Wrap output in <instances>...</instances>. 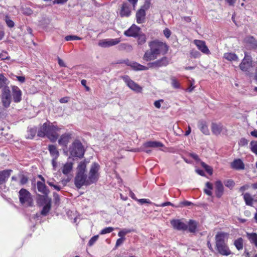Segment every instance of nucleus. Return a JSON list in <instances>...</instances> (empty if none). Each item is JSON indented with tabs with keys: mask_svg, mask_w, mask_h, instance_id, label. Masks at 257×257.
Instances as JSON below:
<instances>
[{
	"mask_svg": "<svg viewBox=\"0 0 257 257\" xmlns=\"http://www.w3.org/2000/svg\"><path fill=\"white\" fill-rule=\"evenodd\" d=\"M120 41V38L102 39L99 40L98 45L102 48H108L118 44Z\"/></svg>",
	"mask_w": 257,
	"mask_h": 257,
	"instance_id": "9d476101",
	"label": "nucleus"
},
{
	"mask_svg": "<svg viewBox=\"0 0 257 257\" xmlns=\"http://www.w3.org/2000/svg\"><path fill=\"white\" fill-rule=\"evenodd\" d=\"M37 185L38 191L45 196H47L49 193V190L48 189L44 183L38 181Z\"/></svg>",
	"mask_w": 257,
	"mask_h": 257,
	"instance_id": "5701e85b",
	"label": "nucleus"
},
{
	"mask_svg": "<svg viewBox=\"0 0 257 257\" xmlns=\"http://www.w3.org/2000/svg\"><path fill=\"white\" fill-rule=\"evenodd\" d=\"M234 245L238 250L243 248V240L241 237H239L235 239L234 241Z\"/></svg>",
	"mask_w": 257,
	"mask_h": 257,
	"instance_id": "c756f323",
	"label": "nucleus"
},
{
	"mask_svg": "<svg viewBox=\"0 0 257 257\" xmlns=\"http://www.w3.org/2000/svg\"><path fill=\"white\" fill-rule=\"evenodd\" d=\"M58 63L60 66H61V67H65L66 66L64 61L62 59H61L60 58H58Z\"/></svg>",
	"mask_w": 257,
	"mask_h": 257,
	"instance_id": "338daca9",
	"label": "nucleus"
},
{
	"mask_svg": "<svg viewBox=\"0 0 257 257\" xmlns=\"http://www.w3.org/2000/svg\"><path fill=\"white\" fill-rule=\"evenodd\" d=\"M207 172H208L210 175H211L212 174V170L211 168L207 165V167H206L204 168Z\"/></svg>",
	"mask_w": 257,
	"mask_h": 257,
	"instance_id": "69168bd1",
	"label": "nucleus"
},
{
	"mask_svg": "<svg viewBox=\"0 0 257 257\" xmlns=\"http://www.w3.org/2000/svg\"><path fill=\"white\" fill-rule=\"evenodd\" d=\"M54 200L56 204H59L60 202V197L56 193H53Z\"/></svg>",
	"mask_w": 257,
	"mask_h": 257,
	"instance_id": "864d4df0",
	"label": "nucleus"
},
{
	"mask_svg": "<svg viewBox=\"0 0 257 257\" xmlns=\"http://www.w3.org/2000/svg\"><path fill=\"white\" fill-rule=\"evenodd\" d=\"M70 153L72 157H82L84 153L83 147L81 143L78 141H75L69 149Z\"/></svg>",
	"mask_w": 257,
	"mask_h": 257,
	"instance_id": "423d86ee",
	"label": "nucleus"
},
{
	"mask_svg": "<svg viewBox=\"0 0 257 257\" xmlns=\"http://www.w3.org/2000/svg\"><path fill=\"white\" fill-rule=\"evenodd\" d=\"M125 64L131 66L133 69L136 71H144L148 70V67L141 65L136 62H131L128 60L125 61Z\"/></svg>",
	"mask_w": 257,
	"mask_h": 257,
	"instance_id": "2eb2a0df",
	"label": "nucleus"
},
{
	"mask_svg": "<svg viewBox=\"0 0 257 257\" xmlns=\"http://www.w3.org/2000/svg\"><path fill=\"white\" fill-rule=\"evenodd\" d=\"M243 198L247 205H251L252 203V198L248 193H245L243 195Z\"/></svg>",
	"mask_w": 257,
	"mask_h": 257,
	"instance_id": "c9c22d12",
	"label": "nucleus"
},
{
	"mask_svg": "<svg viewBox=\"0 0 257 257\" xmlns=\"http://www.w3.org/2000/svg\"><path fill=\"white\" fill-rule=\"evenodd\" d=\"M251 66V60L250 56L245 54V56L239 65L240 69L247 71Z\"/></svg>",
	"mask_w": 257,
	"mask_h": 257,
	"instance_id": "4468645a",
	"label": "nucleus"
},
{
	"mask_svg": "<svg viewBox=\"0 0 257 257\" xmlns=\"http://www.w3.org/2000/svg\"><path fill=\"white\" fill-rule=\"evenodd\" d=\"M248 188V185H244V186H243L242 187H241L239 189V191L241 192H243V191H244L245 190H246L247 188Z\"/></svg>",
	"mask_w": 257,
	"mask_h": 257,
	"instance_id": "774afa93",
	"label": "nucleus"
},
{
	"mask_svg": "<svg viewBox=\"0 0 257 257\" xmlns=\"http://www.w3.org/2000/svg\"><path fill=\"white\" fill-rule=\"evenodd\" d=\"M146 42V37L145 35L138 36V43L139 45H143Z\"/></svg>",
	"mask_w": 257,
	"mask_h": 257,
	"instance_id": "a19ab883",
	"label": "nucleus"
},
{
	"mask_svg": "<svg viewBox=\"0 0 257 257\" xmlns=\"http://www.w3.org/2000/svg\"><path fill=\"white\" fill-rule=\"evenodd\" d=\"M250 148L252 152L257 154V142H251L250 143Z\"/></svg>",
	"mask_w": 257,
	"mask_h": 257,
	"instance_id": "37998d69",
	"label": "nucleus"
},
{
	"mask_svg": "<svg viewBox=\"0 0 257 257\" xmlns=\"http://www.w3.org/2000/svg\"><path fill=\"white\" fill-rule=\"evenodd\" d=\"M48 150L51 156L55 159H57L59 157V153L57 147L53 145L48 146Z\"/></svg>",
	"mask_w": 257,
	"mask_h": 257,
	"instance_id": "bb28decb",
	"label": "nucleus"
},
{
	"mask_svg": "<svg viewBox=\"0 0 257 257\" xmlns=\"http://www.w3.org/2000/svg\"><path fill=\"white\" fill-rule=\"evenodd\" d=\"M146 12L145 9H140L136 14L137 22L139 24L143 23L145 20Z\"/></svg>",
	"mask_w": 257,
	"mask_h": 257,
	"instance_id": "4be33fe9",
	"label": "nucleus"
},
{
	"mask_svg": "<svg viewBox=\"0 0 257 257\" xmlns=\"http://www.w3.org/2000/svg\"><path fill=\"white\" fill-rule=\"evenodd\" d=\"M213 189V186L210 182H207L205 184V188L204 189V191L205 194L208 196H211L212 194L211 190Z\"/></svg>",
	"mask_w": 257,
	"mask_h": 257,
	"instance_id": "2f4dec72",
	"label": "nucleus"
},
{
	"mask_svg": "<svg viewBox=\"0 0 257 257\" xmlns=\"http://www.w3.org/2000/svg\"><path fill=\"white\" fill-rule=\"evenodd\" d=\"M149 46L150 50L146 51L143 57V59L147 62L156 59L160 55L165 54L168 50L166 43L157 40L150 42Z\"/></svg>",
	"mask_w": 257,
	"mask_h": 257,
	"instance_id": "f03ea898",
	"label": "nucleus"
},
{
	"mask_svg": "<svg viewBox=\"0 0 257 257\" xmlns=\"http://www.w3.org/2000/svg\"><path fill=\"white\" fill-rule=\"evenodd\" d=\"M163 101L164 100L163 99H159L158 100L155 101L154 103V106L157 108L159 109L161 106V103H163Z\"/></svg>",
	"mask_w": 257,
	"mask_h": 257,
	"instance_id": "8fccbe9b",
	"label": "nucleus"
},
{
	"mask_svg": "<svg viewBox=\"0 0 257 257\" xmlns=\"http://www.w3.org/2000/svg\"><path fill=\"white\" fill-rule=\"evenodd\" d=\"M168 64V62L167 58L163 57L154 62L148 63L146 67H148V69L149 68H158L161 67L166 66Z\"/></svg>",
	"mask_w": 257,
	"mask_h": 257,
	"instance_id": "9b49d317",
	"label": "nucleus"
},
{
	"mask_svg": "<svg viewBox=\"0 0 257 257\" xmlns=\"http://www.w3.org/2000/svg\"><path fill=\"white\" fill-rule=\"evenodd\" d=\"M228 237V234L225 232H218L215 236V246L216 250L220 254L228 256L231 254V251L225 239Z\"/></svg>",
	"mask_w": 257,
	"mask_h": 257,
	"instance_id": "20e7f679",
	"label": "nucleus"
},
{
	"mask_svg": "<svg viewBox=\"0 0 257 257\" xmlns=\"http://www.w3.org/2000/svg\"><path fill=\"white\" fill-rule=\"evenodd\" d=\"M163 146L162 143L156 141H150L144 143V147L159 148Z\"/></svg>",
	"mask_w": 257,
	"mask_h": 257,
	"instance_id": "cd10ccee",
	"label": "nucleus"
},
{
	"mask_svg": "<svg viewBox=\"0 0 257 257\" xmlns=\"http://www.w3.org/2000/svg\"><path fill=\"white\" fill-rule=\"evenodd\" d=\"M138 201L141 203V204H143V203H149L150 202V200H148V199H139L138 200Z\"/></svg>",
	"mask_w": 257,
	"mask_h": 257,
	"instance_id": "052dcab7",
	"label": "nucleus"
},
{
	"mask_svg": "<svg viewBox=\"0 0 257 257\" xmlns=\"http://www.w3.org/2000/svg\"><path fill=\"white\" fill-rule=\"evenodd\" d=\"M190 55L191 57L194 58H196L200 57V54L198 51L195 50H192L190 52Z\"/></svg>",
	"mask_w": 257,
	"mask_h": 257,
	"instance_id": "de8ad7c7",
	"label": "nucleus"
},
{
	"mask_svg": "<svg viewBox=\"0 0 257 257\" xmlns=\"http://www.w3.org/2000/svg\"><path fill=\"white\" fill-rule=\"evenodd\" d=\"M224 183L227 187L229 188H232L235 185L234 181L232 180H226L224 182Z\"/></svg>",
	"mask_w": 257,
	"mask_h": 257,
	"instance_id": "79ce46f5",
	"label": "nucleus"
},
{
	"mask_svg": "<svg viewBox=\"0 0 257 257\" xmlns=\"http://www.w3.org/2000/svg\"><path fill=\"white\" fill-rule=\"evenodd\" d=\"M197 223L194 220H190L188 223V229L191 232H195L196 230Z\"/></svg>",
	"mask_w": 257,
	"mask_h": 257,
	"instance_id": "7c9ffc66",
	"label": "nucleus"
},
{
	"mask_svg": "<svg viewBox=\"0 0 257 257\" xmlns=\"http://www.w3.org/2000/svg\"><path fill=\"white\" fill-rule=\"evenodd\" d=\"M194 44L197 47L198 49L200 50L202 53L209 54H210V51L205 45L204 41L201 40H195L194 41Z\"/></svg>",
	"mask_w": 257,
	"mask_h": 257,
	"instance_id": "dca6fc26",
	"label": "nucleus"
},
{
	"mask_svg": "<svg viewBox=\"0 0 257 257\" xmlns=\"http://www.w3.org/2000/svg\"><path fill=\"white\" fill-rule=\"evenodd\" d=\"M7 79L3 75H0V88H2L1 100L4 107H10L12 100L15 103L22 100V91L17 86L12 85L11 88L7 86Z\"/></svg>",
	"mask_w": 257,
	"mask_h": 257,
	"instance_id": "f257e3e1",
	"label": "nucleus"
},
{
	"mask_svg": "<svg viewBox=\"0 0 257 257\" xmlns=\"http://www.w3.org/2000/svg\"><path fill=\"white\" fill-rule=\"evenodd\" d=\"M239 144L240 145H247V141L245 139H241L240 140L239 142Z\"/></svg>",
	"mask_w": 257,
	"mask_h": 257,
	"instance_id": "680f3d73",
	"label": "nucleus"
},
{
	"mask_svg": "<svg viewBox=\"0 0 257 257\" xmlns=\"http://www.w3.org/2000/svg\"><path fill=\"white\" fill-rule=\"evenodd\" d=\"M19 199L20 202L27 206H31L33 199L30 193L25 189H22L19 191Z\"/></svg>",
	"mask_w": 257,
	"mask_h": 257,
	"instance_id": "6e6552de",
	"label": "nucleus"
},
{
	"mask_svg": "<svg viewBox=\"0 0 257 257\" xmlns=\"http://www.w3.org/2000/svg\"><path fill=\"white\" fill-rule=\"evenodd\" d=\"M145 1V4L142 7L141 9H145V11L148 9L150 7V1L149 0H144Z\"/></svg>",
	"mask_w": 257,
	"mask_h": 257,
	"instance_id": "603ef678",
	"label": "nucleus"
},
{
	"mask_svg": "<svg viewBox=\"0 0 257 257\" xmlns=\"http://www.w3.org/2000/svg\"><path fill=\"white\" fill-rule=\"evenodd\" d=\"M246 41L250 44V47L252 48L257 47V42L252 37H248L246 39Z\"/></svg>",
	"mask_w": 257,
	"mask_h": 257,
	"instance_id": "f704fd0d",
	"label": "nucleus"
},
{
	"mask_svg": "<svg viewBox=\"0 0 257 257\" xmlns=\"http://www.w3.org/2000/svg\"><path fill=\"white\" fill-rule=\"evenodd\" d=\"M194 83V80H193V82H191V84H190V86L187 89V90L188 91V92H191L194 87L193 86V84Z\"/></svg>",
	"mask_w": 257,
	"mask_h": 257,
	"instance_id": "0e129e2a",
	"label": "nucleus"
},
{
	"mask_svg": "<svg viewBox=\"0 0 257 257\" xmlns=\"http://www.w3.org/2000/svg\"><path fill=\"white\" fill-rule=\"evenodd\" d=\"M198 127L199 128L200 130L201 131V132L205 135H209V130L207 127V125L206 124V122L204 121H200L198 122Z\"/></svg>",
	"mask_w": 257,
	"mask_h": 257,
	"instance_id": "b1692460",
	"label": "nucleus"
},
{
	"mask_svg": "<svg viewBox=\"0 0 257 257\" xmlns=\"http://www.w3.org/2000/svg\"><path fill=\"white\" fill-rule=\"evenodd\" d=\"M86 164L85 162H81L77 167V173L75 178V185L78 188L83 185H89L87 184L88 177L85 173Z\"/></svg>",
	"mask_w": 257,
	"mask_h": 257,
	"instance_id": "39448f33",
	"label": "nucleus"
},
{
	"mask_svg": "<svg viewBox=\"0 0 257 257\" xmlns=\"http://www.w3.org/2000/svg\"><path fill=\"white\" fill-rule=\"evenodd\" d=\"M6 22L7 25L10 27L12 28L14 26V22L11 20L9 19L8 18H6Z\"/></svg>",
	"mask_w": 257,
	"mask_h": 257,
	"instance_id": "3c124183",
	"label": "nucleus"
},
{
	"mask_svg": "<svg viewBox=\"0 0 257 257\" xmlns=\"http://www.w3.org/2000/svg\"><path fill=\"white\" fill-rule=\"evenodd\" d=\"M120 15L121 17H128L131 14V10L129 5L126 3H123L121 7L120 11Z\"/></svg>",
	"mask_w": 257,
	"mask_h": 257,
	"instance_id": "6ab92c4d",
	"label": "nucleus"
},
{
	"mask_svg": "<svg viewBox=\"0 0 257 257\" xmlns=\"http://www.w3.org/2000/svg\"><path fill=\"white\" fill-rule=\"evenodd\" d=\"M122 79L126 85L133 91L137 93L142 92L143 88L137 83L132 80L128 76L125 75L122 77Z\"/></svg>",
	"mask_w": 257,
	"mask_h": 257,
	"instance_id": "1a4fd4ad",
	"label": "nucleus"
},
{
	"mask_svg": "<svg viewBox=\"0 0 257 257\" xmlns=\"http://www.w3.org/2000/svg\"><path fill=\"white\" fill-rule=\"evenodd\" d=\"M73 163L71 162H67L65 164L62 169V172L64 175L68 174L72 170Z\"/></svg>",
	"mask_w": 257,
	"mask_h": 257,
	"instance_id": "c85d7f7f",
	"label": "nucleus"
},
{
	"mask_svg": "<svg viewBox=\"0 0 257 257\" xmlns=\"http://www.w3.org/2000/svg\"><path fill=\"white\" fill-rule=\"evenodd\" d=\"M247 236L250 242L254 243L257 247V234L255 233H249L247 234Z\"/></svg>",
	"mask_w": 257,
	"mask_h": 257,
	"instance_id": "72a5a7b5",
	"label": "nucleus"
},
{
	"mask_svg": "<svg viewBox=\"0 0 257 257\" xmlns=\"http://www.w3.org/2000/svg\"><path fill=\"white\" fill-rule=\"evenodd\" d=\"M65 39L66 41H69L73 40H80L82 38L75 35H68L65 37Z\"/></svg>",
	"mask_w": 257,
	"mask_h": 257,
	"instance_id": "58836bf2",
	"label": "nucleus"
},
{
	"mask_svg": "<svg viewBox=\"0 0 257 257\" xmlns=\"http://www.w3.org/2000/svg\"><path fill=\"white\" fill-rule=\"evenodd\" d=\"M118 49L120 50H131L132 49V47L131 45H130L128 44L123 43V44H121L120 45H119L118 46Z\"/></svg>",
	"mask_w": 257,
	"mask_h": 257,
	"instance_id": "ea45409f",
	"label": "nucleus"
},
{
	"mask_svg": "<svg viewBox=\"0 0 257 257\" xmlns=\"http://www.w3.org/2000/svg\"><path fill=\"white\" fill-rule=\"evenodd\" d=\"M140 28L136 25H133L129 29L124 33V35L128 37H136L138 36Z\"/></svg>",
	"mask_w": 257,
	"mask_h": 257,
	"instance_id": "f3484780",
	"label": "nucleus"
},
{
	"mask_svg": "<svg viewBox=\"0 0 257 257\" xmlns=\"http://www.w3.org/2000/svg\"><path fill=\"white\" fill-rule=\"evenodd\" d=\"M98 237H99L98 235H96L93 236L89 240V241L88 242V245L89 246H92L97 240Z\"/></svg>",
	"mask_w": 257,
	"mask_h": 257,
	"instance_id": "49530a36",
	"label": "nucleus"
},
{
	"mask_svg": "<svg viewBox=\"0 0 257 257\" xmlns=\"http://www.w3.org/2000/svg\"><path fill=\"white\" fill-rule=\"evenodd\" d=\"M192 204V203L188 201H184L180 203V205L182 206H190Z\"/></svg>",
	"mask_w": 257,
	"mask_h": 257,
	"instance_id": "4d7b16f0",
	"label": "nucleus"
},
{
	"mask_svg": "<svg viewBox=\"0 0 257 257\" xmlns=\"http://www.w3.org/2000/svg\"><path fill=\"white\" fill-rule=\"evenodd\" d=\"M171 84L172 86L175 88H179V83L178 81L174 78H171Z\"/></svg>",
	"mask_w": 257,
	"mask_h": 257,
	"instance_id": "a18cd8bd",
	"label": "nucleus"
},
{
	"mask_svg": "<svg viewBox=\"0 0 257 257\" xmlns=\"http://www.w3.org/2000/svg\"><path fill=\"white\" fill-rule=\"evenodd\" d=\"M69 100V97H64L60 99V102L62 103H67Z\"/></svg>",
	"mask_w": 257,
	"mask_h": 257,
	"instance_id": "e2e57ef3",
	"label": "nucleus"
},
{
	"mask_svg": "<svg viewBox=\"0 0 257 257\" xmlns=\"http://www.w3.org/2000/svg\"><path fill=\"white\" fill-rule=\"evenodd\" d=\"M71 138V134L66 133L62 135L58 140V144L62 146L66 147Z\"/></svg>",
	"mask_w": 257,
	"mask_h": 257,
	"instance_id": "a211bd4d",
	"label": "nucleus"
},
{
	"mask_svg": "<svg viewBox=\"0 0 257 257\" xmlns=\"http://www.w3.org/2000/svg\"><path fill=\"white\" fill-rule=\"evenodd\" d=\"M60 130V128L47 121L44 123L38 131V136L47 137L51 142H55L59 136Z\"/></svg>",
	"mask_w": 257,
	"mask_h": 257,
	"instance_id": "7ed1b4c3",
	"label": "nucleus"
},
{
	"mask_svg": "<svg viewBox=\"0 0 257 257\" xmlns=\"http://www.w3.org/2000/svg\"><path fill=\"white\" fill-rule=\"evenodd\" d=\"M113 230V228L112 227H106L101 230L100 234H105L106 233H110Z\"/></svg>",
	"mask_w": 257,
	"mask_h": 257,
	"instance_id": "c03bdc74",
	"label": "nucleus"
},
{
	"mask_svg": "<svg viewBox=\"0 0 257 257\" xmlns=\"http://www.w3.org/2000/svg\"><path fill=\"white\" fill-rule=\"evenodd\" d=\"M132 232V230L130 229H123L121 230H120L118 233V235L120 237L124 238V236L127 233H130Z\"/></svg>",
	"mask_w": 257,
	"mask_h": 257,
	"instance_id": "4c0bfd02",
	"label": "nucleus"
},
{
	"mask_svg": "<svg viewBox=\"0 0 257 257\" xmlns=\"http://www.w3.org/2000/svg\"><path fill=\"white\" fill-rule=\"evenodd\" d=\"M174 229L178 230H185L188 228V225L180 219H173L170 221Z\"/></svg>",
	"mask_w": 257,
	"mask_h": 257,
	"instance_id": "f8f14e48",
	"label": "nucleus"
},
{
	"mask_svg": "<svg viewBox=\"0 0 257 257\" xmlns=\"http://www.w3.org/2000/svg\"><path fill=\"white\" fill-rule=\"evenodd\" d=\"M99 165L97 163L92 164L88 174L87 184H92L97 181L99 178Z\"/></svg>",
	"mask_w": 257,
	"mask_h": 257,
	"instance_id": "0eeeda50",
	"label": "nucleus"
},
{
	"mask_svg": "<svg viewBox=\"0 0 257 257\" xmlns=\"http://www.w3.org/2000/svg\"><path fill=\"white\" fill-rule=\"evenodd\" d=\"M163 34L166 38H169L171 36V32L168 28H165L163 30Z\"/></svg>",
	"mask_w": 257,
	"mask_h": 257,
	"instance_id": "09e8293b",
	"label": "nucleus"
},
{
	"mask_svg": "<svg viewBox=\"0 0 257 257\" xmlns=\"http://www.w3.org/2000/svg\"><path fill=\"white\" fill-rule=\"evenodd\" d=\"M215 194L216 196L219 198L223 194L224 187L222 183L220 181H217L215 182Z\"/></svg>",
	"mask_w": 257,
	"mask_h": 257,
	"instance_id": "aec40b11",
	"label": "nucleus"
},
{
	"mask_svg": "<svg viewBox=\"0 0 257 257\" xmlns=\"http://www.w3.org/2000/svg\"><path fill=\"white\" fill-rule=\"evenodd\" d=\"M37 130L36 128H30L28 131V135L27 138L28 139H33L36 135Z\"/></svg>",
	"mask_w": 257,
	"mask_h": 257,
	"instance_id": "e433bc0d",
	"label": "nucleus"
},
{
	"mask_svg": "<svg viewBox=\"0 0 257 257\" xmlns=\"http://www.w3.org/2000/svg\"><path fill=\"white\" fill-rule=\"evenodd\" d=\"M28 181V179L27 177L23 176L20 180V183L21 185H24L26 184Z\"/></svg>",
	"mask_w": 257,
	"mask_h": 257,
	"instance_id": "13d9d810",
	"label": "nucleus"
},
{
	"mask_svg": "<svg viewBox=\"0 0 257 257\" xmlns=\"http://www.w3.org/2000/svg\"><path fill=\"white\" fill-rule=\"evenodd\" d=\"M125 240V238L120 237L117 239L116 242L115 246L118 247L120 246L121 244H122L123 242Z\"/></svg>",
	"mask_w": 257,
	"mask_h": 257,
	"instance_id": "5fc2aeb1",
	"label": "nucleus"
},
{
	"mask_svg": "<svg viewBox=\"0 0 257 257\" xmlns=\"http://www.w3.org/2000/svg\"><path fill=\"white\" fill-rule=\"evenodd\" d=\"M12 172L11 170H5L0 171V184H4L6 182Z\"/></svg>",
	"mask_w": 257,
	"mask_h": 257,
	"instance_id": "412c9836",
	"label": "nucleus"
},
{
	"mask_svg": "<svg viewBox=\"0 0 257 257\" xmlns=\"http://www.w3.org/2000/svg\"><path fill=\"white\" fill-rule=\"evenodd\" d=\"M223 58L229 61H238V58L237 56L233 53H225L224 54Z\"/></svg>",
	"mask_w": 257,
	"mask_h": 257,
	"instance_id": "a878e982",
	"label": "nucleus"
},
{
	"mask_svg": "<svg viewBox=\"0 0 257 257\" xmlns=\"http://www.w3.org/2000/svg\"><path fill=\"white\" fill-rule=\"evenodd\" d=\"M148 147H144V144L141 146L140 149H138V151H144L147 153H150L151 152L150 150H148Z\"/></svg>",
	"mask_w": 257,
	"mask_h": 257,
	"instance_id": "6e6d98bb",
	"label": "nucleus"
},
{
	"mask_svg": "<svg viewBox=\"0 0 257 257\" xmlns=\"http://www.w3.org/2000/svg\"><path fill=\"white\" fill-rule=\"evenodd\" d=\"M182 21H183L186 23H190L191 19L190 17H183L181 18Z\"/></svg>",
	"mask_w": 257,
	"mask_h": 257,
	"instance_id": "bf43d9fd",
	"label": "nucleus"
},
{
	"mask_svg": "<svg viewBox=\"0 0 257 257\" xmlns=\"http://www.w3.org/2000/svg\"><path fill=\"white\" fill-rule=\"evenodd\" d=\"M51 208V199H49L48 202L44 205L41 211V214L46 215L49 212Z\"/></svg>",
	"mask_w": 257,
	"mask_h": 257,
	"instance_id": "473e14b6",
	"label": "nucleus"
},
{
	"mask_svg": "<svg viewBox=\"0 0 257 257\" xmlns=\"http://www.w3.org/2000/svg\"><path fill=\"white\" fill-rule=\"evenodd\" d=\"M211 130L212 133L216 136L220 135L221 133H226V128L220 123H212Z\"/></svg>",
	"mask_w": 257,
	"mask_h": 257,
	"instance_id": "ddd939ff",
	"label": "nucleus"
},
{
	"mask_svg": "<svg viewBox=\"0 0 257 257\" xmlns=\"http://www.w3.org/2000/svg\"><path fill=\"white\" fill-rule=\"evenodd\" d=\"M231 167L236 170H242L244 168V164L240 159L235 160L231 163Z\"/></svg>",
	"mask_w": 257,
	"mask_h": 257,
	"instance_id": "393cba45",
	"label": "nucleus"
}]
</instances>
